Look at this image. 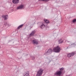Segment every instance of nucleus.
Wrapping results in <instances>:
<instances>
[{
    "label": "nucleus",
    "mask_w": 76,
    "mask_h": 76,
    "mask_svg": "<svg viewBox=\"0 0 76 76\" xmlns=\"http://www.w3.org/2000/svg\"><path fill=\"white\" fill-rule=\"evenodd\" d=\"M43 71L44 70L42 69H39L37 72L36 76H41Z\"/></svg>",
    "instance_id": "f257e3e1"
},
{
    "label": "nucleus",
    "mask_w": 76,
    "mask_h": 76,
    "mask_svg": "<svg viewBox=\"0 0 76 76\" xmlns=\"http://www.w3.org/2000/svg\"><path fill=\"white\" fill-rule=\"evenodd\" d=\"M53 51L56 53H59L61 50V49L59 46H58L53 49Z\"/></svg>",
    "instance_id": "f03ea898"
},
{
    "label": "nucleus",
    "mask_w": 76,
    "mask_h": 76,
    "mask_svg": "<svg viewBox=\"0 0 76 76\" xmlns=\"http://www.w3.org/2000/svg\"><path fill=\"white\" fill-rule=\"evenodd\" d=\"M25 8V5L24 4H21L16 7L17 10H19V9H23Z\"/></svg>",
    "instance_id": "7ed1b4c3"
},
{
    "label": "nucleus",
    "mask_w": 76,
    "mask_h": 76,
    "mask_svg": "<svg viewBox=\"0 0 76 76\" xmlns=\"http://www.w3.org/2000/svg\"><path fill=\"white\" fill-rule=\"evenodd\" d=\"M76 52H73L71 53H68L67 54V56L68 57L70 58L71 57H72L74 55L76 54Z\"/></svg>",
    "instance_id": "20e7f679"
},
{
    "label": "nucleus",
    "mask_w": 76,
    "mask_h": 76,
    "mask_svg": "<svg viewBox=\"0 0 76 76\" xmlns=\"http://www.w3.org/2000/svg\"><path fill=\"white\" fill-rule=\"evenodd\" d=\"M61 73H62L61 71H59L56 72L54 74V75L55 76H61Z\"/></svg>",
    "instance_id": "39448f33"
},
{
    "label": "nucleus",
    "mask_w": 76,
    "mask_h": 76,
    "mask_svg": "<svg viewBox=\"0 0 76 76\" xmlns=\"http://www.w3.org/2000/svg\"><path fill=\"white\" fill-rule=\"evenodd\" d=\"M32 43L34 44H38V41L37 39H34L32 41Z\"/></svg>",
    "instance_id": "423d86ee"
},
{
    "label": "nucleus",
    "mask_w": 76,
    "mask_h": 76,
    "mask_svg": "<svg viewBox=\"0 0 76 76\" xmlns=\"http://www.w3.org/2000/svg\"><path fill=\"white\" fill-rule=\"evenodd\" d=\"M20 0H12V3L14 4H18L19 3V1Z\"/></svg>",
    "instance_id": "0eeeda50"
},
{
    "label": "nucleus",
    "mask_w": 76,
    "mask_h": 76,
    "mask_svg": "<svg viewBox=\"0 0 76 76\" xmlns=\"http://www.w3.org/2000/svg\"><path fill=\"white\" fill-rule=\"evenodd\" d=\"M52 52V50L51 49H49L46 52V55H48L49 54H51Z\"/></svg>",
    "instance_id": "6e6552de"
},
{
    "label": "nucleus",
    "mask_w": 76,
    "mask_h": 76,
    "mask_svg": "<svg viewBox=\"0 0 76 76\" xmlns=\"http://www.w3.org/2000/svg\"><path fill=\"white\" fill-rule=\"evenodd\" d=\"M2 18H3L4 20H7L8 18V15H4L2 16Z\"/></svg>",
    "instance_id": "1a4fd4ad"
},
{
    "label": "nucleus",
    "mask_w": 76,
    "mask_h": 76,
    "mask_svg": "<svg viewBox=\"0 0 76 76\" xmlns=\"http://www.w3.org/2000/svg\"><path fill=\"white\" fill-rule=\"evenodd\" d=\"M58 42L59 44H61L63 42V40L61 39L58 40Z\"/></svg>",
    "instance_id": "9d476101"
},
{
    "label": "nucleus",
    "mask_w": 76,
    "mask_h": 76,
    "mask_svg": "<svg viewBox=\"0 0 76 76\" xmlns=\"http://www.w3.org/2000/svg\"><path fill=\"white\" fill-rule=\"evenodd\" d=\"M35 32V31H32V33L29 35V36L31 37V36H32V35H34Z\"/></svg>",
    "instance_id": "9b49d317"
},
{
    "label": "nucleus",
    "mask_w": 76,
    "mask_h": 76,
    "mask_svg": "<svg viewBox=\"0 0 76 76\" xmlns=\"http://www.w3.org/2000/svg\"><path fill=\"white\" fill-rule=\"evenodd\" d=\"M45 26V25H44V24H43L41 25L40 27L42 29H43V28H44Z\"/></svg>",
    "instance_id": "f8f14e48"
},
{
    "label": "nucleus",
    "mask_w": 76,
    "mask_h": 76,
    "mask_svg": "<svg viewBox=\"0 0 76 76\" xmlns=\"http://www.w3.org/2000/svg\"><path fill=\"white\" fill-rule=\"evenodd\" d=\"M24 76H29V73H28V72H26L25 73Z\"/></svg>",
    "instance_id": "ddd939ff"
},
{
    "label": "nucleus",
    "mask_w": 76,
    "mask_h": 76,
    "mask_svg": "<svg viewBox=\"0 0 76 76\" xmlns=\"http://www.w3.org/2000/svg\"><path fill=\"white\" fill-rule=\"evenodd\" d=\"M44 20L46 23H50V22H49V20L46 19H44Z\"/></svg>",
    "instance_id": "4468645a"
},
{
    "label": "nucleus",
    "mask_w": 76,
    "mask_h": 76,
    "mask_svg": "<svg viewBox=\"0 0 76 76\" xmlns=\"http://www.w3.org/2000/svg\"><path fill=\"white\" fill-rule=\"evenodd\" d=\"M23 26V24H22L21 25L19 26L18 27V29H20V28H22Z\"/></svg>",
    "instance_id": "2eb2a0df"
},
{
    "label": "nucleus",
    "mask_w": 76,
    "mask_h": 76,
    "mask_svg": "<svg viewBox=\"0 0 76 76\" xmlns=\"http://www.w3.org/2000/svg\"><path fill=\"white\" fill-rule=\"evenodd\" d=\"M76 22V19H74L73 20V23H75V22Z\"/></svg>",
    "instance_id": "dca6fc26"
},
{
    "label": "nucleus",
    "mask_w": 76,
    "mask_h": 76,
    "mask_svg": "<svg viewBox=\"0 0 76 76\" xmlns=\"http://www.w3.org/2000/svg\"><path fill=\"white\" fill-rule=\"evenodd\" d=\"M29 26H30V28H32V26H33V25H31V24H29Z\"/></svg>",
    "instance_id": "f3484780"
},
{
    "label": "nucleus",
    "mask_w": 76,
    "mask_h": 76,
    "mask_svg": "<svg viewBox=\"0 0 76 76\" xmlns=\"http://www.w3.org/2000/svg\"><path fill=\"white\" fill-rule=\"evenodd\" d=\"M59 70H64V68H60Z\"/></svg>",
    "instance_id": "a211bd4d"
},
{
    "label": "nucleus",
    "mask_w": 76,
    "mask_h": 76,
    "mask_svg": "<svg viewBox=\"0 0 76 76\" xmlns=\"http://www.w3.org/2000/svg\"><path fill=\"white\" fill-rule=\"evenodd\" d=\"M50 0H44V1H48Z\"/></svg>",
    "instance_id": "6ab92c4d"
},
{
    "label": "nucleus",
    "mask_w": 76,
    "mask_h": 76,
    "mask_svg": "<svg viewBox=\"0 0 76 76\" xmlns=\"http://www.w3.org/2000/svg\"><path fill=\"white\" fill-rule=\"evenodd\" d=\"M39 1H44V0H39Z\"/></svg>",
    "instance_id": "aec40b11"
},
{
    "label": "nucleus",
    "mask_w": 76,
    "mask_h": 76,
    "mask_svg": "<svg viewBox=\"0 0 76 76\" xmlns=\"http://www.w3.org/2000/svg\"><path fill=\"white\" fill-rule=\"evenodd\" d=\"M66 76H70V75H66Z\"/></svg>",
    "instance_id": "412c9836"
},
{
    "label": "nucleus",
    "mask_w": 76,
    "mask_h": 76,
    "mask_svg": "<svg viewBox=\"0 0 76 76\" xmlns=\"http://www.w3.org/2000/svg\"><path fill=\"white\" fill-rule=\"evenodd\" d=\"M4 25H6V24H5V23L4 24Z\"/></svg>",
    "instance_id": "4be33fe9"
},
{
    "label": "nucleus",
    "mask_w": 76,
    "mask_h": 76,
    "mask_svg": "<svg viewBox=\"0 0 76 76\" xmlns=\"http://www.w3.org/2000/svg\"><path fill=\"white\" fill-rule=\"evenodd\" d=\"M0 48H1V47L0 46Z\"/></svg>",
    "instance_id": "5701e85b"
},
{
    "label": "nucleus",
    "mask_w": 76,
    "mask_h": 76,
    "mask_svg": "<svg viewBox=\"0 0 76 76\" xmlns=\"http://www.w3.org/2000/svg\"><path fill=\"white\" fill-rule=\"evenodd\" d=\"M6 23V24H7Z\"/></svg>",
    "instance_id": "b1692460"
}]
</instances>
